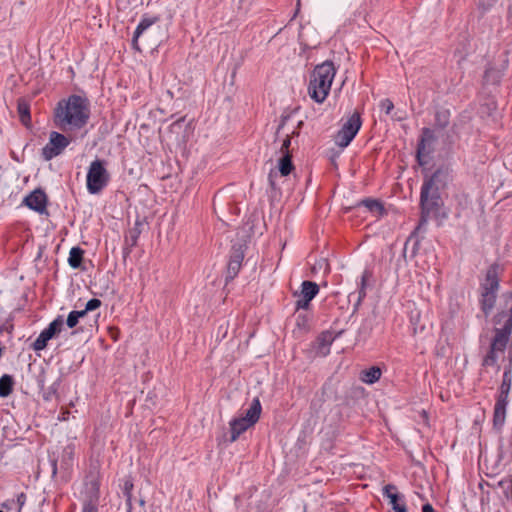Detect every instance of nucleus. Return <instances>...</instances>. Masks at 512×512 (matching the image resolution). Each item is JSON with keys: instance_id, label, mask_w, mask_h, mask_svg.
Segmentation results:
<instances>
[{"instance_id": "obj_1", "label": "nucleus", "mask_w": 512, "mask_h": 512, "mask_svg": "<svg viewBox=\"0 0 512 512\" xmlns=\"http://www.w3.org/2000/svg\"><path fill=\"white\" fill-rule=\"evenodd\" d=\"M89 119V101L80 95L73 94L60 100L54 109V123L64 132L81 130Z\"/></svg>"}, {"instance_id": "obj_2", "label": "nucleus", "mask_w": 512, "mask_h": 512, "mask_svg": "<svg viewBox=\"0 0 512 512\" xmlns=\"http://www.w3.org/2000/svg\"><path fill=\"white\" fill-rule=\"evenodd\" d=\"M336 69L331 61L317 65L311 76L308 86L309 96L317 103H323L329 95Z\"/></svg>"}, {"instance_id": "obj_3", "label": "nucleus", "mask_w": 512, "mask_h": 512, "mask_svg": "<svg viewBox=\"0 0 512 512\" xmlns=\"http://www.w3.org/2000/svg\"><path fill=\"white\" fill-rule=\"evenodd\" d=\"M500 287L499 266L492 264L488 267L484 279L480 282V306L483 313L488 316L495 306L497 292Z\"/></svg>"}, {"instance_id": "obj_4", "label": "nucleus", "mask_w": 512, "mask_h": 512, "mask_svg": "<svg viewBox=\"0 0 512 512\" xmlns=\"http://www.w3.org/2000/svg\"><path fill=\"white\" fill-rule=\"evenodd\" d=\"M512 387V367L507 366L503 372L502 382L496 395V402L493 412V426L500 430L506 419V409L509 403L508 397Z\"/></svg>"}, {"instance_id": "obj_5", "label": "nucleus", "mask_w": 512, "mask_h": 512, "mask_svg": "<svg viewBox=\"0 0 512 512\" xmlns=\"http://www.w3.org/2000/svg\"><path fill=\"white\" fill-rule=\"evenodd\" d=\"M110 174L105 161L96 159L90 163L86 176V187L90 194H99L109 183Z\"/></svg>"}, {"instance_id": "obj_6", "label": "nucleus", "mask_w": 512, "mask_h": 512, "mask_svg": "<svg viewBox=\"0 0 512 512\" xmlns=\"http://www.w3.org/2000/svg\"><path fill=\"white\" fill-rule=\"evenodd\" d=\"M440 206V190L424 181L420 192L421 222H426L432 213H437Z\"/></svg>"}, {"instance_id": "obj_7", "label": "nucleus", "mask_w": 512, "mask_h": 512, "mask_svg": "<svg viewBox=\"0 0 512 512\" xmlns=\"http://www.w3.org/2000/svg\"><path fill=\"white\" fill-rule=\"evenodd\" d=\"M362 126L361 114L354 111L342 125L335 137V143L342 148L347 147L355 138Z\"/></svg>"}, {"instance_id": "obj_8", "label": "nucleus", "mask_w": 512, "mask_h": 512, "mask_svg": "<svg viewBox=\"0 0 512 512\" xmlns=\"http://www.w3.org/2000/svg\"><path fill=\"white\" fill-rule=\"evenodd\" d=\"M71 140L62 133L52 131L48 143L42 148V157L49 161L60 155L70 144Z\"/></svg>"}, {"instance_id": "obj_9", "label": "nucleus", "mask_w": 512, "mask_h": 512, "mask_svg": "<svg viewBox=\"0 0 512 512\" xmlns=\"http://www.w3.org/2000/svg\"><path fill=\"white\" fill-rule=\"evenodd\" d=\"M319 293V286L316 282L305 280L301 283L299 292H295L294 296L297 297L295 302L296 310H307L310 307V302Z\"/></svg>"}, {"instance_id": "obj_10", "label": "nucleus", "mask_w": 512, "mask_h": 512, "mask_svg": "<svg viewBox=\"0 0 512 512\" xmlns=\"http://www.w3.org/2000/svg\"><path fill=\"white\" fill-rule=\"evenodd\" d=\"M63 325V317L59 315L48 325V327L41 331L37 339L32 344L33 350H44L47 346L48 341L51 340L56 334L61 332Z\"/></svg>"}, {"instance_id": "obj_11", "label": "nucleus", "mask_w": 512, "mask_h": 512, "mask_svg": "<svg viewBox=\"0 0 512 512\" xmlns=\"http://www.w3.org/2000/svg\"><path fill=\"white\" fill-rule=\"evenodd\" d=\"M294 170V165L292 163V155L286 154L282 155V157L278 161L277 169H272L268 174V182L270 187L273 190L277 189L276 178L278 173L281 176H288Z\"/></svg>"}, {"instance_id": "obj_12", "label": "nucleus", "mask_w": 512, "mask_h": 512, "mask_svg": "<svg viewBox=\"0 0 512 512\" xmlns=\"http://www.w3.org/2000/svg\"><path fill=\"white\" fill-rule=\"evenodd\" d=\"M245 253L242 245L233 246L230 252V257L227 265L226 280H233L239 273Z\"/></svg>"}, {"instance_id": "obj_13", "label": "nucleus", "mask_w": 512, "mask_h": 512, "mask_svg": "<svg viewBox=\"0 0 512 512\" xmlns=\"http://www.w3.org/2000/svg\"><path fill=\"white\" fill-rule=\"evenodd\" d=\"M47 195L41 189H35L23 199V204L40 214L46 212Z\"/></svg>"}, {"instance_id": "obj_14", "label": "nucleus", "mask_w": 512, "mask_h": 512, "mask_svg": "<svg viewBox=\"0 0 512 512\" xmlns=\"http://www.w3.org/2000/svg\"><path fill=\"white\" fill-rule=\"evenodd\" d=\"M397 488L393 484H387L383 487V495L389 498L392 512H408L404 495L396 492Z\"/></svg>"}, {"instance_id": "obj_15", "label": "nucleus", "mask_w": 512, "mask_h": 512, "mask_svg": "<svg viewBox=\"0 0 512 512\" xmlns=\"http://www.w3.org/2000/svg\"><path fill=\"white\" fill-rule=\"evenodd\" d=\"M160 20L159 16H149L144 15L138 26L136 27L132 39V47L138 51L141 52V48L139 46V38L145 33L146 30H148L153 24L157 23Z\"/></svg>"}, {"instance_id": "obj_16", "label": "nucleus", "mask_w": 512, "mask_h": 512, "mask_svg": "<svg viewBox=\"0 0 512 512\" xmlns=\"http://www.w3.org/2000/svg\"><path fill=\"white\" fill-rule=\"evenodd\" d=\"M335 340L331 331H323L316 339V352L320 356H327L330 353V347Z\"/></svg>"}, {"instance_id": "obj_17", "label": "nucleus", "mask_w": 512, "mask_h": 512, "mask_svg": "<svg viewBox=\"0 0 512 512\" xmlns=\"http://www.w3.org/2000/svg\"><path fill=\"white\" fill-rule=\"evenodd\" d=\"M450 175L447 168L437 169L430 177L425 178V182L429 183L433 187H437L438 190H442L446 187L449 181Z\"/></svg>"}, {"instance_id": "obj_18", "label": "nucleus", "mask_w": 512, "mask_h": 512, "mask_svg": "<svg viewBox=\"0 0 512 512\" xmlns=\"http://www.w3.org/2000/svg\"><path fill=\"white\" fill-rule=\"evenodd\" d=\"M229 424L231 430V442L236 441L242 433L253 426V424H250V422L243 417L234 418Z\"/></svg>"}, {"instance_id": "obj_19", "label": "nucleus", "mask_w": 512, "mask_h": 512, "mask_svg": "<svg viewBox=\"0 0 512 512\" xmlns=\"http://www.w3.org/2000/svg\"><path fill=\"white\" fill-rule=\"evenodd\" d=\"M371 278H372V271L369 269H365L360 278V285L358 288L357 300H356V303L354 306L355 310H357L359 308V306L362 304L363 300L365 299V297L367 295L366 289L368 286V282Z\"/></svg>"}, {"instance_id": "obj_20", "label": "nucleus", "mask_w": 512, "mask_h": 512, "mask_svg": "<svg viewBox=\"0 0 512 512\" xmlns=\"http://www.w3.org/2000/svg\"><path fill=\"white\" fill-rule=\"evenodd\" d=\"M261 411H262V406H261L259 398H254L250 404V407L246 410V412L241 417H243L247 421H249L250 424L255 425L260 418Z\"/></svg>"}, {"instance_id": "obj_21", "label": "nucleus", "mask_w": 512, "mask_h": 512, "mask_svg": "<svg viewBox=\"0 0 512 512\" xmlns=\"http://www.w3.org/2000/svg\"><path fill=\"white\" fill-rule=\"evenodd\" d=\"M433 145L429 142H423V140H419L417 145V161L420 165H425L427 163V157L432 153Z\"/></svg>"}, {"instance_id": "obj_22", "label": "nucleus", "mask_w": 512, "mask_h": 512, "mask_svg": "<svg viewBox=\"0 0 512 512\" xmlns=\"http://www.w3.org/2000/svg\"><path fill=\"white\" fill-rule=\"evenodd\" d=\"M381 375V369L377 366H372L369 369L363 370L361 372L360 379L366 384H374L380 379Z\"/></svg>"}, {"instance_id": "obj_23", "label": "nucleus", "mask_w": 512, "mask_h": 512, "mask_svg": "<svg viewBox=\"0 0 512 512\" xmlns=\"http://www.w3.org/2000/svg\"><path fill=\"white\" fill-rule=\"evenodd\" d=\"M84 256V250L78 246L72 247L69 252L68 263L73 269L81 267Z\"/></svg>"}, {"instance_id": "obj_24", "label": "nucleus", "mask_w": 512, "mask_h": 512, "mask_svg": "<svg viewBox=\"0 0 512 512\" xmlns=\"http://www.w3.org/2000/svg\"><path fill=\"white\" fill-rule=\"evenodd\" d=\"M14 379L9 374L0 377V397H8L13 392Z\"/></svg>"}, {"instance_id": "obj_25", "label": "nucleus", "mask_w": 512, "mask_h": 512, "mask_svg": "<svg viewBox=\"0 0 512 512\" xmlns=\"http://www.w3.org/2000/svg\"><path fill=\"white\" fill-rule=\"evenodd\" d=\"M17 110L21 123L25 126H28L31 121L29 104L24 100H19L17 104Z\"/></svg>"}, {"instance_id": "obj_26", "label": "nucleus", "mask_w": 512, "mask_h": 512, "mask_svg": "<svg viewBox=\"0 0 512 512\" xmlns=\"http://www.w3.org/2000/svg\"><path fill=\"white\" fill-rule=\"evenodd\" d=\"M450 122V112L447 109H442L435 114V126L439 129H444Z\"/></svg>"}, {"instance_id": "obj_27", "label": "nucleus", "mask_w": 512, "mask_h": 512, "mask_svg": "<svg viewBox=\"0 0 512 512\" xmlns=\"http://www.w3.org/2000/svg\"><path fill=\"white\" fill-rule=\"evenodd\" d=\"M303 125V122L302 121H299L298 124H297V127L291 132V134H287L281 144V147H280V153L282 155H286V154H291L290 151H289V147L291 145V138L294 137V136H298L299 135V131L298 129Z\"/></svg>"}, {"instance_id": "obj_28", "label": "nucleus", "mask_w": 512, "mask_h": 512, "mask_svg": "<svg viewBox=\"0 0 512 512\" xmlns=\"http://www.w3.org/2000/svg\"><path fill=\"white\" fill-rule=\"evenodd\" d=\"M362 204L369 209V211L371 212H378V213H382V211L384 210L383 208V205L381 204V202H379L378 200H375V199H365L362 201Z\"/></svg>"}, {"instance_id": "obj_29", "label": "nucleus", "mask_w": 512, "mask_h": 512, "mask_svg": "<svg viewBox=\"0 0 512 512\" xmlns=\"http://www.w3.org/2000/svg\"><path fill=\"white\" fill-rule=\"evenodd\" d=\"M499 75H498V72L495 68L493 67H489L485 70V73H484V79L487 81V82H493V83H498L499 82Z\"/></svg>"}, {"instance_id": "obj_30", "label": "nucleus", "mask_w": 512, "mask_h": 512, "mask_svg": "<svg viewBox=\"0 0 512 512\" xmlns=\"http://www.w3.org/2000/svg\"><path fill=\"white\" fill-rule=\"evenodd\" d=\"M420 140H423V142H429L433 145L435 141V135L433 130L430 128H423Z\"/></svg>"}, {"instance_id": "obj_31", "label": "nucleus", "mask_w": 512, "mask_h": 512, "mask_svg": "<svg viewBox=\"0 0 512 512\" xmlns=\"http://www.w3.org/2000/svg\"><path fill=\"white\" fill-rule=\"evenodd\" d=\"M26 499H27L26 494L23 492H21L17 495L16 499L14 500L16 512H22V509L26 503Z\"/></svg>"}, {"instance_id": "obj_32", "label": "nucleus", "mask_w": 512, "mask_h": 512, "mask_svg": "<svg viewBox=\"0 0 512 512\" xmlns=\"http://www.w3.org/2000/svg\"><path fill=\"white\" fill-rule=\"evenodd\" d=\"M133 489V483L129 480L125 481L124 483V489H123V492L125 494V496L127 497V506H131V491Z\"/></svg>"}, {"instance_id": "obj_33", "label": "nucleus", "mask_w": 512, "mask_h": 512, "mask_svg": "<svg viewBox=\"0 0 512 512\" xmlns=\"http://www.w3.org/2000/svg\"><path fill=\"white\" fill-rule=\"evenodd\" d=\"M101 304H102L101 300H99L97 298H92L86 303L85 309L88 312L94 311V310L98 309L101 306Z\"/></svg>"}, {"instance_id": "obj_34", "label": "nucleus", "mask_w": 512, "mask_h": 512, "mask_svg": "<svg viewBox=\"0 0 512 512\" xmlns=\"http://www.w3.org/2000/svg\"><path fill=\"white\" fill-rule=\"evenodd\" d=\"M380 107L386 114H390L394 108V104L390 99H384L381 101Z\"/></svg>"}, {"instance_id": "obj_35", "label": "nucleus", "mask_w": 512, "mask_h": 512, "mask_svg": "<svg viewBox=\"0 0 512 512\" xmlns=\"http://www.w3.org/2000/svg\"><path fill=\"white\" fill-rule=\"evenodd\" d=\"M79 322V319L74 314L73 311H71L67 317L66 324L69 328H74Z\"/></svg>"}, {"instance_id": "obj_36", "label": "nucleus", "mask_w": 512, "mask_h": 512, "mask_svg": "<svg viewBox=\"0 0 512 512\" xmlns=\"http://www.w3.org/2000/svg\"><path fill=\"white\" fill-rule=\"evenodd\" d=\"M82 512H98V507L91 501L85 502Z\"/></svg>"}, {"instance_id": "obj_37", "label": "nucleus", "mask_w": 512, "mask_h": 512, "mask_svg": "<svg viewBox=\"0 0 512 512\" xmlns=\"http://www.w3.org/2000/svg\"><path fill=\"white\" fill-rule=\"evenodd\" d=\"M288 119H289V116H282L281 117V121H280V124H279V126L277 128V132H276L277 135H279L280 131L284 128V126H285V124H286Z\"/></svg>"}, {"instance_id": "obj_38", "label": "nucleus", "mask_w": 512, "mask_h": 512, "mask_svg": "<svg viewBox=\"0 0 512 512\" xmlns=\"http://www.w3.org/2000/svg\"><path fill=\"white\" fill-rule=\"evenodd\" d=\"M13 507H15L14 499L7 500L4 503H2V508L6 509V510H11Z\"/></svg>"}, {"instance_id": "obj_39", "label": "nucleus", "mask_w": 512, "mask_h": 512, "mask_svg": "<svg viewBox=\"0 0 512 512\" xmlns=\"http://www.w3.org/2000/svg\"><path fill=\"white\" fill-rule=\"evenodd\" d=\"M73 312L77 316L78 319L83 318L88 313V311H86V309H83V310H80V311L73 310Z\"/></svg>"}, {"instance_id": "obj_40", "label": "nucleus", "mask_w": 512, "mask_h": 512, "mask_svg": "<svg viewBox=\"0 0 512 512\" xmlns=\"http://www.w3.org/2000/svg\"><path fill=\"white\" fill-rule=\"evenodd\" d=\"M422 512H435V510L430 503H426L422 507Z\"/></svg>"}, {"instance_id": "obj_41", "label": "nucleus", "mask_w": 512, "mask_h": 512, "mask_svg": "<svg viewBox=\"0 0 512 512\" xmlns=\"http://www.w3.org/2000/svg\"><path fill=\"white\" fill-rule=\"evenodd\" d=\"M69 414H70V412H69V411L61 412V414H60V416H59V420H61V421H66V420H68V418H69Z\"/></svg>"}, {"instance_id": "obj_42", "label": "nucleus", "mask_w": 512, "mask_h": 512, "mask_svg": "<svg viewBox=\"0 0 512 512\" xmlns=\"http://www.w3.org/2000/svg\"><path fill=\"white\" fill-rule=\"evenodd\" d=\"M137 242V236L132 237L131 239V246H134Z\"/></svg>"}, {"instance_id": "obj_43", "label": "nucleus", "mask_w": 512, "mask_h": 512, "mask_svg": "<svg viewBox=\"0 0 512 512\" xmlns=\"http://www.w3.org/2000/svg\"><path fill=\"white\" fill-rule=\"evenodd\" d=\"M127 512H132V505L131 506H128V510Z\"/></svg>"}, {"instance_id": "obj_44", "label": "nucleus", "mask_w": 512, "mask_h": 512, "mask_svg": "<svg viewBox=\"0 0 512 512\" xmlns=\"http://www.w3.org/2000/svg\"><path fill=\"white\" fill-rule=\"evenodd\" d=\"M57 470V467H56V464H54V473L56 472Z\"/></svg>"}, {"instance_id": "obj_45", "label": "nucleus", "mask_w": 512, "mask_h": 512, "mask_svg": "<svg viewBox=\"0 0 512 512\" xmlns=\"http://www.w3.org/2000/svg\"><path fill=\"white\" fill-rule=\"evenodd\" d=\"M0 512H4L3 510H0Z\"/></svg>"}]
</instances>
